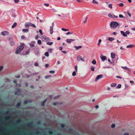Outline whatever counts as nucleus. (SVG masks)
Instances as JSON below:
<instances>
[{"mask_svg": "<svg viewBox=\"0 0 135 135\" xmlns=\"http://www.w3.org/2000/svg\"><path fill=\"white\" fill-rule=\"evenodd\" d=\"M44 5L47 7H49V3H45Z\"/></svg>", "mask_w": 135, "mask_h": 135, "instance_id": "nucleus-49", "label": "nucleus"}, {"mask_svg": "<svg viewBox=\"0 0 135 135\" xmlns=\"http://www.w3.org/2000/svg\"><path fill=\"white\" fill-rule=\"evenodd\" d=\"M30 26L33 28H36V26L34 24L31 23H30Z\"/></svg>", "mask_w": 135, "mask_h": 135, "instance_id": "nucleus-15", "label": "nucleus"}, {"mask_svg": "<svg viewBox=\"0 0 135 135\" xmlns=\"http://www.w3.org/2000/svg\"><path fill=\"white\" fill-rule=\"evenodd\" d=\"M34 65L36 66H38V64L37 62H35L34 64Z\"/></svg>", "mask_w": 135, "mask_h": 135, "instance_id": "nucleus-44", "label": "nucleus"}, {"mask_svg": "<svg viewBox=\"0 0 135 135\" xmlns=\"http://www.w3.org/2000/svg\"><path fill=\"white\" fill-rule=\"evenodd\" d=\"M134 46L132 45H127V48H132Z\"/></svg>", "mask_w": 135, "mask_h": 135, "instance_id": "nucleus-16", "label": "nucleus"}, {"mask_svg": "<svg viewBox=\"0 0 135 135\" xmlns=\"http://www.w3.org/2000/svg\"><path fill=\"white\" fill-rule=\"evenodd\" d=\"M51 77V75H47V76H45V78L46 79H47L48 78H49V77Z\"/></svg>", "mask_w": 135, "mask_h": 135, "instance_id": "nucleus-33", "label": "nucleus"}, {"mask_svg": "<svg viewBox=\"0 0 135 135\" xmlns=\"http://www.w3.org/2000/svg\"><path fill=\"white\" fill-rule=\"evenodd\" d=\"M30 46L31 47H32L34 46V45L33 44H30Z\"/></svg>", "mask_w": 135, "mask_h": 135, "instance_id": "nucleus-39", "label": "nucleus"}, {"mask_svg": "<svg viewBox=\"0 0 135 135\" xmlns=\"http://www.w3.org/2000/svg\"><path fill=\"white\" fill-rule=\"evenodd\" d=\"M116 77L117 78H119L120 79H122V77L119 76H117Z\"/></svg>", "mask_w": 135, "mask_h": 135, "instance_id": "nucleus-51", "label": "nucleus"}, {"mask_svg": "<svg viewBox=\"0 0 135 135\" xmlns=\"http://www.w3.org/2000/svg\"><path fill=\"white\" fill-rule=\"evenodd\" d=\"M119 17L120 18H125V17H124L122 15H121V14L119 15Z\"/></svg>", "mask_w": 135, "mask_h": 135, "instance_id": "nucleus-40", "label": "nucleus"}, {"mask_svg": "<svg viewBox=\"0 0 135 135\" xmlns=\"http://www.w3.org/2000/svg\"><path fill=\"white\" fill-rule=\"evenodd\" d=\"M20 75H18L17 76H15V78H19L20 77Z\"/></svg>", "mask_w": 135, "mask_h": 135, "instance_id": "nucleus-52", "label": "nucleus"}, {"mask_svg": "<svg viewBox=\"0 0 135 135\" xmlns=\"http://www.w3.org/2000/svg\"><path fill=\"white\" fill-rule=\"evenodd\" d=\"M46 99L43 102H42L41 104V105L44 106L45 105V103L46 102Z\"/></svg>", "mask_w": 135, "mask_h": 135, "instance_id": "nucleus-24", "label": "nucleus"}, {"mask_svg": "<svg viewBox=\"0 0 135 135\" xmlns=\"http://www.w3.org/2000/svg\"><path fill=\"white\" fill-rule=\"evenodd\" d=\"M114 39V38L112 37H109L108 38V40L110 41H112Z\"/></svg>", "mask_w": 135, "mask_h": 135, "instance_id": "nucleus-28", "label": "nucleus"}, {"mask_svg": "<svg viewBox=\"0 0 135 135\" xmlns=\"http://www.w3.org/2000/svg\"><path fill=\"white\" fill-rule=\"evenodd\" d=\"M21 45L18 46L16 48V50L15 52V54H19L24 48V44L21 43Z\"/></svg>", "mask_w": 135, "mask_h": 135, "instance_id": "nucleus-1", "label": "nucleus"}, {"mask_svg": "<svg viewBox=\"0 0 135 135\" xmlns=\"http://www.w3.org/2000/svg\"><path fill=\"white\" fill-rule=\"evenodd\" d=\"M118 5L120 7H122V6H124L123 4V3H119L118 4Z\"/></svg>", "mask_w": 135, "mask_h": 135, "instance_id": "nucleus-36", "label": "nucleus"}, {"mask_svg": "<svg viewBox=\"0 0 135 135\" xmlns=\"http://www.w3.org/2000/svg\"><path fill=\"white\" fill-rule=\"evenodd\" d=\"M88 17H86L85 18V21L84 22V23H86L87 22V20L88 19Z\"/></svg>", "mask_w": 135, "mask_h": 135, "instance_id": "nucleus-37", "label": "nucleus"}, {"mask_svg": "<svg viewBox=\"0 0 135 135\" xmlns=\"http://www.w3.org/2000/svg\"><path fill=\"white\" fill-rule=\"evenodd\" d=\"M91 63L93 64H97V62L95 60H94L93 61H91Z\"/></svg>", "mask_w": 135, "mask_h": 135, "instance_id": "nucleus-21", "label": "nucleus"}, {"mask_svg": "<svg viewBox=\"0 0 135 135\" xmlns=\"http://www.w3.org/2000/svg\"><path fill=\"white\" fill-rule=\"evenodd\" d=\"M21 91L20 90L18 89H17V91L15 93V95H19L20 94Z\"/></svg>", "mask_w": 135, "mask_h": 135, "instance_id": "nucleus-9", "label": "nucleus"}, {"mask_svg": "<svg viewBox=\"0 0 135 135\" xmlns=\"http://www.w3.org/2000/svg\"><path fill=\"white\" fill-rule=\"evenodd\" d=\"M115 56V54L113 52H112L111 53V57L112 59L114 58Z\"/></svg>", "mask_w": 135, "mask_h": 135, "instance_id": "nucleus-13", "label": "nucleus"}, {"mask_svg": "<svg viewBox=\"0 0 135 135\" xmlns=\"http://www.w3.org/2000/svg\"><path fill=\"white\" fill-rule=\"evenodd\" d=\"M119 26V24L117 22L113 21L110 24V26L111 28H115Z\"/></svg>", "mask_w": 135, "mask_h": 135, "instance_id": "nucleus-2", "label": "nucleus"}, {"mask_svg": "<svg viewBox=\"0 0 135 135\" xmlns=\"http://www.w3.org/2000/svg\"><path fill=\"white\" fill-rule=\"evenodd\" d=\"M77 59L78 61L81 60L83 61L84 62V60L82 58V57L80 55L78 56L77 57Z\"/></svg>", "mask_w": 135, "mask_h": 135, "instance_id": "nucleus-5", "label": "nucleus"}, {"mask_svg": "<svg viewBox=\"0 0 135 135\" xmlns=\"http://www.w3.org/2000/svg\"><path fill=\"white\" fill-rule=\"evenodd\" d=\"M131 30L133 31H135V27L132 28Z\"/></svg>", "mask_w": 135, "mask_h": 135, "instance_id": "nucleus-63", "label": "nucleus"}, {"mask_svg": "<svg viewBox=\"0 0 135 135\" xmlns=\"http://www.w3.org/2000/svg\"><path fill=\"white\" fill-rule=\"evenodd\" d=\"M53 26H50V33L51 34H52L53 32Z\"/></svg>", "mask_w": 135, "mask_h": 135, "instance_id": "nucleus-14", "label": "nucleus"}, {"mask_svg": "<svg viewBox=\"0 0 135 135\" xmlns=\"http://www.w3.org/2000/svg\"><path fill=\"white\" fill-rule=\"evenodd\" d=\"M30 50H29L24 52L22 54L23 55H26L28 54L30 52Z\"/></svg>", "mask_w": 135, "mask_h": 135, "instance_id": "nucleus-8", "label": "nucleus"}, {"mask_svg": "<svg viewBox=\"0 0 135 135\" xmlns=\"http://www.w3.org/2000/svg\"><path fill=\"white\" fill-rule=\"evenodd\" d=\"M126 70H127L129 73H130L131 71L130 69L128 68Z\"/></svg>", "mask_w": 135, "mask_h": 135, "instance_id": "nucleus-57", "label": "nucleus"}, {"mask_svg": "<svg viewBox=\"0 0 135 135\" xmlns=\"http://www.w3.org/2000/svg\"><path fill=\"white\" fill-rule=\"evenodd\" d=\"M45 55L46 57H48L49 56V52H46L45 53Z\"/></svg>", "mask_w": 135, "mask_h": 135, "instance_id": "nucleus-23", "label": "nucleus"}, {"mask_svg": "<svg viewBox=\"0 0 135 135\" xmlns=\"http://www.w3.org/2000/svg\"><path fill=\"white\" fill-rule=\"evenodd\" d=\"M116 84L115 83H112L111 84V86L112 87H115L116 85Z\"/></svg>", "mask_w": 135, "mask_h": 135, "instance_id": "nucleus-20", "label": "nucleus"}, {"mask_svg": "<svg viewBox=\"0 0 135 135\" xmlns=\"http://www.w3.org/2000/svg\"><path fill=\"white\" fill-rule=\"evenodd\" d=\"M1 34L3 36L8 35L9 34V33L8 32L6 31H3L1 33Z\"/></svg>", "mask_w": 135, "mask_h": 135, "instance_id": "nucleus-4", "label": "nucleus"}, {"mask_svg": "<svg viewBox=\"0 0 135 135\" xmlns=\"http://www.w3.org/2000/svg\"><path fill=\"white\" fill-rule=\"evenodd\" d=\"M94 66H92L91 67L90 69L92 71H94Z\"/></svg>", "mask_w": 135, "mask_h": 135, "instance_id": "nucleus-25", "label": "nucleus"}, {"mask_svg": "<svg viewBox=\"0 0 135 135\" xmlns=\"http://www.w3.org/2000/svg\"><path fill=\"white\" fill-rule=\"evenodd\" d=\"M112 4H109L108 5L109 7L111 9H112Z\"/></svg>", "mask_w": 135, "mask_h": 135, "instance_id": "nucleus-29", "label": "nucleus"}, {"mask_svg": "<svg viewBox=\"0 0 135 135\" xmlns=\"http://www.w3.org/2000/svg\"><path fill=\"white\" fill-rule=\"evenodd\" d=\"M115 124H112L111 125V127L112 128H114V127H115Z\"/></svg>", "mask_w": 135, "mask_h": 135, "instance_id": "nucleus-50", "label": "nucleus"}, {"mask_svg": "<svg viewBox=\"0 0 135 135\" xmlns=\"http://www.w3.org/2000/svg\"><path fill=\"white\" fill-rule=\"evenodd\" d=\"M3 68V67L2 66H0V71H1Z\"/></svg>", "mask_w": 135, "mask_h": 135, "instance_id": "nucleus-56", "label": "nucleus"}, {"mask_svg": "<svg viewBox=\"0 0 135 135\" xmlns=\"http://www.w3.org/2000/svg\"><path fill=\"white\" fill-rule=\"evenodd\" d=\"M101 42V39H99V42L98 44V46H99L100 44V43Z\"/></svg>", "mask_w": 135, "mask_h": 135, "instance_id": "nucleus-34", "label": "nucleus"}, {"mask_svg": "<svg viewBox=\"0 0 135 135\" xmlns=\"http://www.w3.org/2000/svg\"><path fill=\"white\" fill-rule=\"evenodd\" d=\"M92 2L94 4H98V2L96 1L95 0H93Z\"/></svg>", "mask_w": 135, "mask_h": 135, "instance_id": "nucleus-31", "label": "nucleus"}, {"mask_svg": "<svg viewBox=\"0 0 135 135\" xmlns=\"http://www.w3.org/2000/svg\"><path fill=\"white\" fill-rule=\"evenodd\" d=\"M75 47L76 50H78L79 49L81 48L82 47V46H75Z\"/></svg>", "mask_w": 135, "mask_h": 135, "instance_id": "nucleus-19", "label": "nucleus"}, {"mask_svg": "<svg viewBox=\"0 0 135 135\" xmlns=\"http://www.w3.org/2000/svg\"><path fill=\"white\" fill-rule=\"evenodd\" d=\"M49 72L51 74H54L55 73V71H50Z\"/></svg>", "mask_w": 135, "mask_h": 135, "instance_id": "nucleus-47", "label": "nucleus"}, {"mask_svg": "<svg viewBox=\"0 0 135 135\" xmlns=\"http://www.w3.org/2000/svg\"><path fill=\"white\" fill-rule=\"evenodd\" d=\"M10 44L11 46H13L15 44L14 42L13 41H11L10 42Z\"/></svg>", "mask_w": 135, "mask_h": 135, "instance_id": "nucleus-22", "label": "nucleus"}, {"mask_svg": "<svg viewBox=\"0 0 135 135\" xmlns=\"http://www.w3.org/2000/svg\"><path fill=\"white\" fill-rule=\"evenodd\" d=\"M72 75L73 76H74L76 75V73L75 71H74L72 73Z\"/></svg>", "mask_w": 135, "mask_h": 135, "instance_id": "nucleus-38", "label": "nucleus"}, {"mask_svg": "<svg viewBox=\"0 0 135 135\" xmlns=\"http://www.w3.org/2000/svg\"><path fill=\"white\" fill-rule=\"evenodd\" d=\"M30 23H29V22L26 23L25 24V27L26 28H28L30 26Z\"/></svg>", "mask_w": 135, "mask_h": 135, "instance_id": "nucleus-12", "label": "nucleus"}, {"mask_svg": "<svg viewBox=\"0 0 135 135\" xmlns=\"http://www.w3.org/2000/svg\"><path fill=\"white\" fill-rule=\"evenodd\" d=\"M53 43L52 42H48L46 43V44L48 45H51Z\"/></svg>", "mask_w": 135, "mask_h": 135, "instance_id": "nucleus-27", "label": "nucleus"}, {"mask_svg": "<svg viewBox=\"0 0 135 135\" xmlns=\"http://www.w3.org/2000/svg\"><path fill=\"white\" fill-rule=\"evenodd\" d=\"M49 66V64H46L45 65V67L46 68H47V67H48Z\"/></svg>", "mask_w": 135, "mask_h": 135, "instance_id": "nucleus-59", "label": "nucleus"}, {"mask_svg": "<svg viewBox=\"0 0 135 135\" xmlns=\"http://www.w3.org/2000/svg\"><path fill=\"white\" fill-rule=\"evenodd\" d=\"M62 30L64 31H67L69 30L68 29H65L64 28H62L61 29Z\"/></svg>", "mask_w": 135, "mask_h": 135, "instance_id": "nucleus-32", "label": "nucleus"}, {"mask_svg": "<svg viewBox=\"0 0 135 135\" xmlns=\"http://www.w3.org/2000/svg\"><path fill=\"white\" fill-rule=\"evenodd\" d=\"M17 25V23L16 22L14 23L13 25L12 26V28H14Z\"/></svg>", "mask_w": 135, "mask_h": 135, "instance_id": "nucleus-18", "label": "nucleus"}, {"mask_svg": "<svg viewBox=\"0 0 135 135\" xmlns=\"http://www.w3.org/2000/svg\"><path fill=\"white\" fill-rule=\"evenodd\" d=\"M130 83L132 84H133L134 83V81H130Z\"/></svg>", "mask_w": 135, "mask_h": 135, "instance_id": "nucleus-61", "label": "nucleus"}, {"mask_svg": "<svg viewBox=\"0 0 135 135\" xmlns=\"http://www.w3.org/2000/svg\"><path fill=\"white\" fill-rule=\"evenodd\" d=\"M125 33H126V34L127 35V34L129 35L130 33V32H129V31H126V32Z\"/></svg>", "mask_w": 135, "mask_h": 135, "instance_id": "nucleus-46", "label": "nucleus"}, {"mask_svg": "<svg viewBox=\"0 0 135 135\" xmlns=\"http://www.w3.org/2000/svg\"><path fill=\"white\" fill-rule=\"evenodd\" d=\"M37 43L39 45H41V40H38L37 41Z\"/></svg>", "mask_w": 135, "mask_h": 135, "instance_id": "nucleus-35", "label": "nucleus"}, {"mask_svg": "<svg viewBox=\"0 0 135 135\" xmlns=\"http://www.w3.org/2000/svg\"><path fill=\"white\" fill-rule=\"evenodd\" d=\"M28 102V101L27 100H26L24 101V103L25 104H27Z\"/></svg>", "mask_w": 135, "mask_h": 135, "instance_id": "nucleus-54", "label": "nucleus"}, {"mask_svg": "<svg viewBox=\"0 0 135 135\" xmlns=\"http://www.w3.org/2000/svg\"><path fill=\"white\" fill-rule=\"evenodd\" d=\"M75 68L76 71L77 72V65H75Z\"/></svg>", "mask_w": 135, "mask_h": 135, "instance_id": "nucleus-48", "label": "nucleus"}, {"mask_svg": "<svg viewBox=\"0 0 135 135\" xmlns=\"http://www.w3.org/2000/svg\"><path fill=\"white\" fill-rule=\"evenodd\" d=\"M22 31L23 32H27L28 31V29H24L22 30Z\"/></svg>", "mask_w": 135, "mask_h": 135, "instance_id": "nucleus-17", "label": "nucleus"}, {"mask_svg": "<svg viewBox=\"0 0 135 135\" xmlns=\"http://www.w3.org/2000/svg\"><path fill=\"white\" fill-rule=\"evenodd\" d=\"M114 15L112 13H110L108 15L109 17L111 18H114Z\"/></svg>", "mask_w": 135, "mask_h": 135, "instance_id": "nucleus-10", "label": "nucleus"}, {"mask_svg": "<svg viewBox=\"0 0 135 135\" xmlns=\"http://www.w3.org/2000/svg\"><path fill=\"white\" fill-rule=\"evenodd\" d=\"M103 77V75H98L97 77L95 79V81H97L98 80L102 78Z\"/></svg>", "mask_w": 135, "mask_h": 135, "instance_id": "nucleus-3", "label": "nucleus"}, {"mask_svg": "<svg viewBox=\"0 0 135 135\" xmlns=\"http://www.w3.org/2000/svg\"><path fill=\"white\" fill-rule=\"evenodd\" d=\"M20 103H18L17 104V106L19 107L20 106Z\"/></svg>", "mask_w": 135, "mask_h": 135, "instance_id": "nucleus-58", "label": "nucleus"}, {"mask_svg": "<svg viewBox=\"0 0 135 135\" xmlns=\"http://www.w3.org/2000/svg\"><path fill=\"white\" fill-rule=\"evenodd\" d=\"M38 37H39L38 35H37L35 37V39L36 40H37Z\"/></svg>", "mask_w": 135, "mask_h": 135, "instance_id": "nucleus-60", "label": "nucleus"}, {"mask_svg": "<svg viewBox=\"0 0 135 135\" xmlns=\"http://www.w3.org/2000/svg\"><path fill=\"white\" fill-rule=\"evenodd\" d=\"M121 85L120 84H118L117 86L116 87V88L118 89L120 88H121Z\"/></svg>", "mask_w": 135, "mask_h": 135, "instance_id": "nucleus-30", "label": "nucleus"}, {"mask_svg": "<svg viewBox=\"0 0 135 135\" xmlns=\"http://www.w3.org/2000/svg\"><path fill=\"white\" fill-rule=\"evenodd\" d=\"M39 32L40 33L41 35H43V33H42V30L41 29H40L39 30Z\"/></svg>", "mask_w": 135, "mask_h": 135, "instance_id": "nucleus-43", "label": "nucleus"}, {"mask_svg": "<svg viewBox=\"0 0 135 135\" xmlns=\"http://www.w3.org/2000/svg\"><path fill=\"white\" fill-rule=\"evenodd\" d=\"M21 38L22 39H23L25 38V37L24 36L22 35L21 36Z\"/></svg>", "mask_w": 135, "mask_h": 135, "instance_id": "nucleus-53", "label": "nucleus"}, {"mask_svg": "<svg viewBox=\"0 0 135 135\" xmlns=\"http://www.w3.org/2000/svg\"><path fill=\"white\" fill-rule=\"evenodd\" d=\"M11 117L10 116H8L5 117V118L6 119H10Z\"/></svg>", "mask_w": 135, "mask_h": 135, "instance_id": "nucleus-26", "label": "nucleus"}, {"mask_svg": "<svg viewBox=\"0 0 135 135\" xmlns=\"http://www.w3.org/2000/svg\"><path fill=\"white\" fill-rule=\"evenodd\" d=\"M75 40L74 39H67L66 40V41L68 43H70L71 42L74 41Z\"/></svg>", "mask_w": 135, "mask_h": 135, "instance_id": "nucleus-7", "label": "nucleus"}, {"mask_svg": "<svg viewBox=\"0 0 135 135\" xmlns=\"http://www.w3.org/2000/svg\"><path fill=\"white\" fill-rule=\"evenodd\" d=\"M100 58L102 60V61H104L106 59L107 57L106 56H104L102 55H101L100 56Z\"/></svg>", "mask_w": 135, "mask_h": 135, "instance_id": "nucleus-6", "label": "nucleus"}, {"mask_svg": "<svg viewBox=\"0 0 135 135\" xmlns=\"http://www.w3.org/2000/svg\"><path fill=\"white\" fill-rule=\"evenodd\" d=\"M15 3H18L19 1V0H13Z\"/></svg>", "mask_w": 135, "mask_h": 135, "instance_id": "nucleus-41", "label": "nucleus"}, {"mask_svg": "<svg viewBox=\"0 0 135 135\" xmlns=\"http://www.w3.org/2000/svg\"><path fill=\"white\" fill-rule=\"evenodd\" d=\"M73 34V32H67V33H66V35H68L69 34Z\"/></svg>", "mask_w": 135, "mask_h": 135, "instance_id": "nucleus-45", "label": "nucleus"}, {"mask_svg": "<svg viewBox=\"0 0 135 135\" xmlns=\"http://www.w3.org/2000/svg\"><path fill=\"white\" fill-rule=\"evenodd\" d=\"M127 13L128 14V15H129V16L130 17H131V14L128 11H127Z\"/></svg>", "mask_w": 135, "mask_h": 135, "instance_id": "nucleus-55", "label": "nucleus"}, {"mask_svg": "<svg viewBox=\"0 0 135 135\" xmlns=\"http://www.w3.org/2000/svg\"><path fill=\"white\" fill-rule=\"evenodd\" d=\"M122 68L125 70H127L128 69V68L126 66H122Z\"/></svg>", "mask_w": 135, "mask_h": 135, "instance_id": "nucleus-42", "label": "nucleus"}, {"mask_svg": "<svg viewBox=\"0 0 135 135\" xmlns=\"http://www.w3.org/2000/svg\"><path fill=\"white\" fill-rule=\"evenodd\" d=\"M28 84L27 83H25V86H26V87H27L28 86Z\"/></svg>", "mask_w": 135, "mask_h": 135, "instance_id": "nucleus-62", "label": "nucleus"}, {"mask_svg": "<svg viewBox=\"0 0 135 135\" xmlns=\"http://www.w3.org/2000/svg\"><path fill=\"white\" fill-rule=\"evenodd\" d=\"M120 32L122 34L123 36L124 37H127V35L126 34V33H125L124 31H121Z\"/></svg>", "mask_w": 135, "mask_h": 135, "instance_id": "nucleus-11", "label": "nucleus"}, {"mask_svg": "<svg viewBox=\"0 0 135 135\" xmlns=\"http://www.w3.org/2000/svg\"><path fill=\"white\" fill-rule=\"evenodd\" d=\"M123 135H129V133H125Z\"/></svg>", "mask_w": 135, "mask_h": 135, "instance_id": "nucleus-64", "label": "nucleus"}]
</instances>
